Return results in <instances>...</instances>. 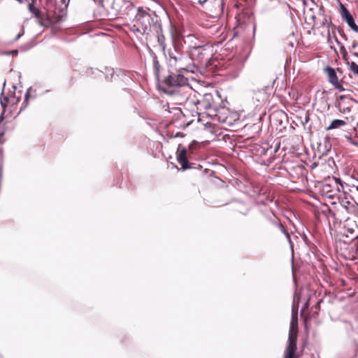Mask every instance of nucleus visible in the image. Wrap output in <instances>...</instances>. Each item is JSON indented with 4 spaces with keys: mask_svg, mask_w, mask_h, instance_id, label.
<instances>
[{
    "mask_svg": "<svg viewBox=\"0 0 358 358\" xmlns=\"http://www.w3.org/2000/svg\"><path fill=\"white\" fill-rule=\"evenodd\" d=\"M70 0H47L46 6L38 8L33 3L29 10L37 22L43 27H50L61 21L66 14Z\"/></svg>",
    "mask_w": 358,
    "mask_h": 358,
    "instance_id": "f257e3e1",
    "label": "nucleus"
},
{
    "mask_svg": "<svg viewBox=\"0 0 358 358\" xmlns=\"http://www.w3.org/2000/svg\"><path fill=\"white\" fill-rule=\"evenodd\" d=\"M157 17L148 8L139 7L129 29L140 35H148L154 29H159Z\"/></svg>",
    "mask_w": 358,
    "mask_h": 358,
    "instance_id": "f03ea898",
    "label": "nucleus"
},
{
    "mask_svg": "<svg viewBox=\"0 0 358 358\" xmlns=\"http://www.w3.org/2000/svg\"><path fill=\"white\" fill-rule=\"evenodd\" d=\"M213 47L209 44L194 46L191 49L189 57L194 64L209 70L218 69L220 62L213 57Z\"/></svg>",
    "mask_w": 358,
    "mask_h": 358,
    "instance_id": "7ed1b4c3",
    "label": "nucleus"
},
{
    "mask_svg": "<svg viewBox=\"0 0 358 358\" xmlns=\"http://www.w3.org/2000/svg\"><path fill=\"white\" fill-rule=\"evenodd\" d=\"M192 93V88L187 83L182 87H178L176 90H169L167 94L170 96L171 100L174 104L192 107V104L196 103V101L191 98Z\"/></svg>",
    "mask_w": 358,
    "mask_h": 358,
    "instance_id": "20e7f679",
    "label": "nucleus"
},
{
    "mask_svg": "<svg viewBox=\"0 0 358 358\" xmlns=\"http://www.w3.org/2000/svg\"><path fill=\"white\" fill-rule=\"evenodd\" d=\"M171 45L166 47L163 51L164 55L168 57L171 64L180 62L183 58V45L180 37L176 35L171 26Z\"/></svg>",
    "mask_w": 358,
    "mask_h": 358,
    "instance_id": "39448f33",
    "label": "nucleus"
},
{
    "mask_svg": "<svg viewBox=\"0 0 358 358\" xmlns=\"http://www.w3.org/2000/svg\"><path fill=\"white\" fill-rule=\"evenodd\" d=\"M298 336L297 316H292L289 332L288 345L285 350L284 358H297L296 355Z\"/></svg>",
    "mask_w": 358,
    "mask_h": 358,
    "instance_id": "423d86ee",
    "label": "nucleus"
},
{
    "mask_svg": "<svg viewBox=\"0 0 358 358\" xmlns=\"http://www.w3.org/2000/svg\"><path fill=\"white\" fill-rule=\"evenodd\" d=\"M188 83V80L184 76L179 73H171L165 77L160 83L162 89L168 94L169 90H176L178 87H182Z\"/></svg>",
    "mask_w": 358,
    "mask_h": 358,
    "instance_id": "0eeeda50",
    "label": "nucleus"
},
{
    "mask_svg": "<svg viewBox=\"0 0 358 358\" xmlns=\"http://www.w3.org/2000/svg\"><path fill=\"white\" fill-rule=\"evenodd\" d=\"M262 225L268 232L273 233L275 231H278L285 234L287 236H289L285 227L281 224L278 217L273 213H271L265 215L262 220Z\"/></svg>",
    "mask_w": 358,
    "mask_h": 358,
    "instance_id": "6e6552de",
    "label": "nucleus"
},
{
    "mask_svg": "<svg viewBox=\"0 0 358 358\" xmlns=\"http://www.w3.org/2000/svg\"><path fill=\"white\" fill-rule=\"evenodd\" d=\"M319 16L321 17V19L315 21V17L312 16V19L313 20V27L315 29H320L323 27L327 30L328 38H330V28H334L330 17H329L327 15L324 14V10H320L318 13Z\"/></svg>",
    "mask_w": 358,
    "mask_h": 358,
    "instance_id": "1a4fd4ad",
    "label": "nucleus"
},
{
    "mask_svg": "<svg viewBox=\"0 0 358 358\" xmlns=\"http://www.w3.org/2000/svg\"><path fill=\"white\" fill-rule=\"evenodd\" d=\"M191 148H189V151L185 148L182 147L180 144L178 145L177 152H176V158L179 164L181 166V169L182 170H187L188 169L192 168V164L189 162V155L190 152Z\"/></svg>",
    "mask_w": 358,
    "mask_h": 358,
    "instance_id": "9d476101",
    "label": "nucleus"
},
{
    "mask_svg": "<svg viewBox=\"0 0 358 358\" xmlns=\"http://www.w3.org/2000/svg\"><path fill=\"white\" fill-rule=\"evenodd\" d=\"M190 108L191 107H184V110H181L183 117L182 121L184 123V127L192 124L194 122L195 117L198 122L200 121L199 112L195 110L194 108L192 110V111H190Z\"/></svg>",
    "mask_w": 358,
    "mask_h": 358,
    "instance_id": "9b49d317",
    "label": "nucleus"
},
{
    "mask_svg": "<svg viewBox=\"0 0 358 358\" xmlns=\"http://www.w3.org/2000/svg\"><path fill=\"white\" fill-rule=\"evenodd\" d=\"M340 13L342 18L347 22L348 26L354 31L358 32V26L356 24L352 15L342 3L340 4Z\"/></svg>",
    "mask_w": 358,
    "mask_h": 358,
    "instance_id": "f8f14e48",
    "label": "nucleus"
},
{
    "mask_svg": "<svg viewBox=\"0 0 358 358\" xmlns=\"http://www.w3.org/2000/svg\"><path fill=\"white\" fill-rule=\"evenodd\" d=\"M351 103V100L346 99L343 96H341L337 102L336 106L338 110L342 113H348L351 110V106L350 103Z\"/></svg>",
    "mask_w": 358,
    "mask_h": 358,
    "instance_id": "ddd939ff",
    "label": "nucleus"
},
{
    "mask_svg": "<svg viewBox=\"0 0 358 358\" xmlns=\"http://www.w3.org/2000/svg\"><path fill=\"white\" fill-rule=\"evenodd\" d=\"M239 24L249 23L252 20V13L249 10L240 13L236 17Z\"/></svg>",
    "mask_w": 358,
    "mask_h": 358,
    "instance_id": "4468645a",
    "label": "nucleus"
},
{
    "mask_svg": "<svg viewBox=\"0 0 358 358\" xmlns=\"http://www.w3.org/2000/svg\"><path fill=\"white\" fill-rule=\"evenodd\" d=\"M153 31H155L157 32V42L160 48H162V51H165V49L166 48L167 46L165 42V36L162 31V27H160L159 29H154Z\"/></svg>",
    "mask_w": 358,
    "mask_h": 358,
    "instance_id": "2eb2a0df",
    "label": "nucleus"
},
{
    "mask_svg": "<svg viewBox=\"0 0 358 358\" xmlns=\"http://www.w3.org/2000/svg\"><path fill=\"white\" fill-rule=\"evenodd\" d=\"M347 122L343 120H334L331 124L326 128L327 131L338 129L345 126Z\"/></svg>",
    "mask_w": 358,
    "mask_h": 358,
    "instance_id": "dca6fc26",
    "label": "nucleus"
},
{
    "mask_svg": "<svg viewBox=\"0 0 358 358\" xmlns=\"http://www.w3.org/2000/svg\"><path fill=\"white\" fill-rule=\"evenodd\" d=\"M326 71L327 73L328 79L330 83H337V81H338V78L337 77V75L335 72V70L331 67H327L326 69Z\"/></svg>",
    "mask_w": 358,
    "mask_h": 358,
    "instance_id": "f3484780",
    "label": "nucleus"
},
{
    "mask_svg": "<svg viewBox=\"0 0 358 358\" xmlns=\"http://www.w3.org/2000/svg\"><path fill=\"white\" fill-rule=\"evenodd\" d=\"M192 106L195 107L196 110H201L202 108L208 109L212 107L211 104L207 102L205 99H203L201 101H196V103L192 104Z\"/></svg>",
    "mask_w": 358,
    "mask_h": 358,
    "instance_id": "a211bd4d",
    "label": "nucleus"
},
{
    "mask_svg": "<svg viewBox=\"0 0 358 358\" xmlns=\"http://www.w3.org/2000/svg\"><path fill=\"white\" fill-rule=\"evenodd\" d=\"M187 40L189 42V55H190L191 49L194 46H201L202 45L200 41L193 35H188Z\"/></svg>",
    "mask_w": 358,
    "mask_h": 358,
    "instance_id": "6ab92c4d",
    "label": "nucleus"
},
{
    "mask_svg": "<svg viewBox=\"0 0 358 358\" xmlns=\"http://www.w3.org/2000/svg\"><path fill=\"white\" fill-rule=\"evenodd\" d=\"M152 62H153V68L155 70V75L157 78V80L159 81L160 80L159 71L161 69V65L159 64V62L156 55H155L153 57Z\"/></svg>",
    "mask_w": 358,
    "mask_h": 358,
    "instance_id": "aec40b11",
    "label": "nucleus"
},
{
    "mask_svg": "<svg viewBox=\"0 0 358 358\" xmlns=\"http://www.w3.org/2000/svg\"><path fill=\"white\" fill-rule=\"evenodd\" d=\"M348 64L350 66V70L358 76V65L355 62H348Z\"/></svg>",
    "mask_w": 358,
    "mask_h": 358,
    "instance_id": "412c9836",
    "label": "nucleus"
},
{
    "mask_svg": "<svg viewBox=\"0 0 358 358\" xmlns=\"http://www.w3.org/2000/svg\"><path fill=\"white\" fill-rule=\"evenodd\" d=\"M8 99H9L7 96L1 97L0 102L3 108L8 105Z\"/></svg>",
    "mask_w": 358,
    "mask_h": 358,
    "instance_id": "4be33fe9",
    "label": "nucleus"
},
{
    "mask_svg": "<svg viewBox=\"0 0 358 358\" xmlns=\"http://www.w3.org/2000/svg\"><path fill=\"white\" fill-rule=\"evenodd\" d=\"M330 187H331L330 184H329L327 182L324 183L322 185L323 191H326L327 192H333L331 189H329Z\"/></svg>",
    "mask_w": 358,
    "mask_h": 358,
    "instance_id": "5701e85b",
    "label": "nucleus"
},
{
    "mask_svg": "<svg viewBox=\"0 0 358 358\" xmlns=\"http://www.w3.org/2000/svg\"><path fill=\"white\" fill-rule=\"evenodd\" d=\"M332 85L335 87V88H336L337 90H339V91H341V92H342V91H344V90H345V89H344V87H343V85H341V84L339 83V82H338V81H337V83H334V84H332Z\"/></svg>",
    "mask_w": 358,
    "mask_h": 358,
    "instance_id": "b1692460",
    "label": "nucleus"
},
{
    "mask_svg": "<svg viewBox=\"0 0 358 358\" xmlns=\"http://www.w3.org/2000/svg\"><path fill=\"white\" fill-rule=\"evenodd\" d=\"M309 306V300H308L306 303L303 305V307L301 309V314L308 308Z\"/></svg>",
    "mask_w": 358,
    "mask_h": 358,
    "instance_id": "393cba45",
    "label": "nucleus"
},
{
    "mask_svg": "<svg viewBox=\"0 0 358 358\" xmlns=\"http://www.w3.org/2000/svg\"><path fill=\"white\" fill-rule=\"evenodd\" d=\"M331 181H332V182H334L335 183V185H336V188H337V189H338V184L340 182L339 179H336V178H333L331 179Z\"/></svg>",
    "mask_w": 358,
    "mask_h": 358,
    "instance_id": "a878e982",
    "label": "nucleus"
},
{
    "mask_svg": "<svg viewBox=\"0 0 358 358\" xmlns=\"http://www.w3.org/2000/svg\"><path fill=\"white\" fill-rule=\"evenodd\" d=\"M338 31L342 37H343L345 40L348 39L345 34L343 32V30H339Z\"/></svg>",
    "mask_w": 358,
    "mask_h": 358,
    "instance_id": "bb28decb",
    "label": "nucleus"
},
{
    "mask_svg": "<svg viewBox=\"0 0 358 358\" xmlns=\"http://www.w3.org/2000/svg\"><path fill=\"white\" fill-rule=\"evenodd\" d=\"M94 2H97L98 3H99L101 6H104V4H103V2H104V0H94Z\"/></svg>",
    "mask_w": 358,
    "mask_h": 358,
    "instance_id": "cd10ccee",
    "label": "nucleus"
},
{
    "mask_svg": "<svg viewBox=\"0 0 358 358\" xmlns=\"http://www.w3.org/2000/svg\"><path fill=\"white\" fill-rule=\"evenodd\" d=\"M175 137H183L184 136V134L182 133H180V132H177L175 136Z\"/></svg>",
    "mask_w": 358,
    "mask_h": 358,
    "instance_id": "c85d7f7f",
    "label": "nucleus"
},
{
    "mask_svg": "<svg viewBox=\"0 0 358 358\" xmlns=\"http://www.w3.org/2000/svg\"><path fill=\"white\" fill-rule=\"evenodd\" d=\"M315 308H317V309H320V301H318V302L317 303V304L315 305Z\"/></svg>",
    "mask_w": 358,
    "mask_h": 358,
    "instance_id": "c756f323",
    "label": "nucleus"
},
{
    "mask_svg": "<svg viewBox=\"0 0 358 358\" xmlns=\"http://www.w3.org/2000/svg\"><path fill=\"white\" fill-rule=\"evenodd\" d=\"M234 6H235L236 7L238 8V3H236Z\"/></svg>",
    "mask_w": 358,
    "mask_h": 358,
    "instance_id": "7c9ffc66",
    "label": "nucleus"
},
{
    "mask_svg": "<svg viewBox=\"0 0 358 358\" xmlns=\"http://www.w3.org/2000/svg\"><path fill=\"white\" fill-rule=\"evenodd\" d=\"M354 55L358 57V53H354Z\"/></svg>",
    "mask_w": 358,
    "mask_h": 358,
    "instance_id": "2f4dec72",
    "label": "nucleus"
}]
</instances>
